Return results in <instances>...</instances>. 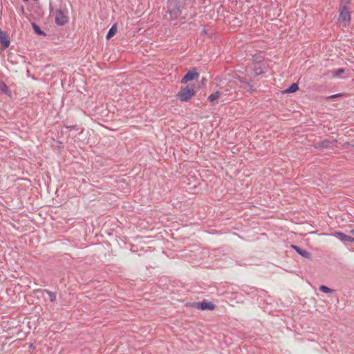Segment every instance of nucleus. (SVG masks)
I'll use <instances>...</instances> for the list:
<instances>
[{
	"mask_svg": "<svg viewBox=\"0 0 354 354\" xmlns=\"http://www.w3.org/2000/svg\"><path fill=\"white\" fill-rule=\"evenodd\" d=\"M0 43L2 45V50H5L10 46V39L6 33L0 30Z\"/></svg>",
	"mask_w": 354,
	"mask_h": 354,
	"instance_id": "7",
	"label": "nucleus"
},
{
	"mask_svg": "<svg viewBox=\"0 0 354 354\" xmlns=\"http://www.w3.org/2000/svg\"><path fill=\"white\" fill-rule=\"evenodd\" d=\"M195 94V86L188 85L180 88L177 93L176 97L181 102H188Z\"/></svg>",
	"mask_w": 354,
	"mask_h": 354,
	"instance_id": "1",
	"label": "nucleus"
},
{
	"mask_svg": "<svg viewBox=\"0 0 354 354\" xmlns=\"http://www.w3.org/2000/svg\"><path fill=\"white\" fill-rule=\"evenodd\" d=\"M45 291L48 295L50 301H51V302L55 301L56 299V297H57L56 294L55 292H50L48 290H45Z\"/></svg>",
	"mask_w": 354,
	"mask_h": 354,
	"instance_id": "17",
	"label": "nucleus"
},
{
	"mask_svg": "<svg viewBox=\"0 0 354 354\" xmlns=\"http://www.w3.org/2000/svg\"><path fill=\"white\" fill-rule=\"evenodd\" d=\"M344 73V68H338L333 72V76L337 77L339 75Z\"/></svg>",
	"mask_w": 354,
	"mask_h": 354,
	"instance_id": "18",
	"label": "nucleus"
},
{
	"mask_svg": "<svg viewBox=\"0 0 354 354\" xmlns=\"http://www.w3.org/2000/svg\"><path fill=\"white\" fill-rule=\"evenodd\" d=\"M116 32H117V26H116V24H113L107 32V35L106 36V39H109L112 37H113L115 35Z\"/></svg>",
	"mask_w": 354,
	"mask_h": 354,
	"instance_id": "10",
	"label": "nucleus"
},
{
	"mask_svg": "<svg viewBox=\"0 0 354 354\" xmlns=\"http://www.w3.org/2000/svg\"><path fill=\"white\" fill-rule=\"evenodd\" d=\"M168 13L171 19H176L180 14V6L176 1H169L168 4Z\"/></svg>",
	"mask_w": 354,
	"mask_h": 354,
	"instance_id": "3",
	"label": "nucleus"
},
{
	"mask_svg": "<svg viewBox=\"0 0 354 354\" xmlns=\"http://www.w3.org/2000/svg\"><path fill=\"white\" fill-rule=\"evenodd\" d=\"M221 95L222 93L219 91L212 93L211 95H209L208 100L211 103H214L216 100H218L221 96Z\"/></svg>",
	"mask_w": 354,
	"mask_h": 354,
	"instance_id": "11",
	"label": "nucleus"
},
{
	"mask_svg": "<svg viewBox=\"0 0 354 354\" xmlns=\"http://www.w3.org/2000/svg\"><path fill=\"white\" fill-rule=\"evenodd\" d=\"M330 142L328 140H324L316 145L317 148L328 147Z\"/></svg>",
	"mask_w": 354,
	"mask_h": 354,
	"instance_id": "15",
	"label": "nucleus"
},
{
	"mask_svg": "<svg viewBox=\"0 0 354 354\" xmlns=\"http://www.w3.org/2000/svg\"><path fill=\"white\" fill-rule=\"evenodd\" d=\"M55 21L59 26H63L68 21L67 10L66 8H59L55 12Z\"/></svg>",
	"mask_w": 354,
	"mask_h": 354,
	"instance_id": "2",
	"label": "nucleus"
},
{
	"mask_svg": "<svg viewBox=\"0 0 354 354\" xmlns=\"http://www.w3.org/2000/svg\"><path fill=\"white\" fill-rule=\"evenodd\" d=\"M299 89V86L297 83H293L290 85V86L285 90L283 93H292L297 91Z\"/></svg>",
	"mask_w": 354,
	"mask_h": 354,
	"instance_id": "12",
	"label": "nucleus"
},
{
	"mask_svg": "<svg viewBox=\"0 0 354 354\" xmlns=\"http://www.w3.org/2000/svg\"><path fill=\"white\" fill-rule=\"evenodd\" d=\"M335 236H337L342 242H354V238L347 236L341 232H336Z\"/></svg>",
	"mask_w": 354,
	"mask_h": 354,
	"instance_id": "8",
	"label": "nucleus"
},
{
	"mask_svg": "<svg viewBox=\"0 0 354 354\" xmlns=\"http://www.w3.org/2000/svg\"><path fill=\"white\" fill-rule=\"evenodd\" d=\"M67 128L71 129L73 128V127H68Z\"/></svg>",
	"mask_w": 354,
	"mask_h": 354,
	"instance_id": "22",
	"label": "nucleus"
},
{
	"mask_svg": "<svg viewBox=\"0 0 354 354\" xmlns=\"http://www.w3.org/2000/svg\"><path fill=\"white\" fill-rule=\"evenodd\" d=\"M0 93L8 95L10 93L8 86L3 82H0Z\"/></svg>",
	"mask_w": 354,
	"mask_h": 354,
	"instance_id": "13",
	"label": "nucleus"
},
{
	"mask_svg": "<svg viewBox=\"0 0 354 354\" xmlns=\"http://www.w3.org/2000/svg\"><path fill=\"white\" fill-rule=\"evenodd\" d=\"M199 77V73L196 72L195 68L189 71L186 75L181 80L182 84H186L189 81L197 80Z\"/></svg>",
	"mask_w": 354,
	"mask_h": 354,
	"instance_id": "5",
	"label": "nucleus"
},
{
	"mask_svg": "<svg viewBox=\"0 0 354 354\" xmlns=\"http://www.w3.org/2000/svg\"><path fill=\"white\" fill-rule=\"evenodd\" d=\"M350 233H351L352 235H353V236H354V230H351L350 231Z\"/></svg>",
	"mask_w": 354,
	"mask_h": 354,
	"instance_id": "20",
	"label": "nucleus"
},
{
	"mask_svg": "<svg viewBox=\"0 0 354 354\" xmlns=\"http://www.w3.org/2000/svg\"><path fill=\"white\" fill-rule=\"evenodd\" d=\"M338 96H340V94H335L330 96V98H335Z\"/></svg>",
	"mask_w": 354,
	"mask_h": 354,
	"instance_id": "19",
	"label": "nucleus"
},
{
	"mask_svg": "<svg viewBox=\"0 0 354 354\" xmlns=\"http://www.w3.org/2000/svg\"><path fill=\"white\" fill-rule=\"evenodd\" d=\"M194 306L198 308L203 310H213L215 309V305L212 302H207V301H202L199 303H195Z\"/></svg>",
	"mask_w": 354,
	"mask_h": 354,
	"instance_id": "6",
	"label": "nucleus"
},
{
	"mask_svg": "<svg viewBox=\"0 0 354 354\" xmlns=\"http://www.w3.org/2000/svg\"><path fill=\"white\" fill-rule=\"evenodd\" d=\"M339 21L340 23L348 24L351 21V12L346 6H342L339 9Z\"/></svg>",
	"mask_w": 354,
	"mask_h": 354,
	"instance_id": "4",
	"label": "nucleus"
},
{
	"mask_svg": "<svg viewBox=\"0 0 354 354\" xmlns=\"http://www.w3.org/2000/svg\"><path fill=\"white\" fill-rule=\"evenodd\" d=\"M261 73V71H260V72H255V75H260Z\"/></svg>",
	"mask_w": 354,
	"mask_h": 354,
	"instance_id": "21",
	"label": "nucleus"
},
{
	"mask_svg": "<svg viewBox=\"0 0 354 354\" xmlns=\"http://www.w3.org/2000/svg\"><path fill=\"white\" fill-rule=\"evenodd\" d=\"M291 247L295 249L297 253H299L301 256H302L303 257H305V258H309L310 257V254L308 252L304 250H302L301 248H300L299 246H297V245H291Z\"/></svg>",
	"mask_w": 354,
	"mask_h": 354,
	"instance_id": "9",
	"label": "nucleus"
},
{
	"mask_svg": "<svg viewBox=\"0 0 354 354\" xmlns=\"http://www.w3.org/2000/svg\"><path fill=\"white\" fill-rule=\"evenodd\" d=\"M319 290L322 292H325V293H333L335 291L334 290H333L326 286H324V285L320 286Z\"/></svg>",
	"mask_w": 354,
	"mask_h": 354,
	"instance_id": "16",
	"label": "nucleus"
},
{
	"mask_svg": "<svg viewBox=\"0 0 354 354\" xmlns=\"http://www.w3.org/2000/svg\"><path fill=\"white\" fill-rule=\"evenodd\" d=\"M32 27L34 31L39 35L45 36L46 33L35 23H32Z\"/></svg>",
	"mask_w": 354,
	"mask_h": 354,
	"instance_id": "14",
	"label": "nucleus"
}]
</instances>
